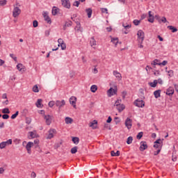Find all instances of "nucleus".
<instances>
[{
  "label": "nucleus",
  "mask_w": 178,
  "mask_h": 178,
  "mask_svg": "<svg viewBox=\"0 0 178 178\" xmlns=\"http://www.w3.org/2000/svg\"><path fill=\"white\" fill-rule=\"evenodd\" d=\"M138 39L139 40L140 44H143L144 42V38H145V35L144 33V31L143 30H139L137 33Z\"/></svg>",
  "instance_id": "nucleus-1"
},
{
  "label": "nucleus",
  "mask_w": 178,
  "mask_h": 178,
  "mask_svg": "<svg viewBox=\"0 0 178 178\" xmlns=\"http://www.w3.org/2000/svg\"><path fill=\"white\" fill-rule=\"evenodd\" d=\"M107 94L108 97H112V95H116L118 94V87L115 86V88H110L109 90L107 91Z\"/></svg>",
  "instance_id": "nucleus-2"
},
{
  "label": "nucleus",
  "mask_w": 178,
  "mask_h": 178,
  "mask_svg": "<svg viewBox=\"0 0 178 178\" xmlns=\"http://www.w3.org/2000/svg\"><path fill=\"white\" fill-rule=\"evenodd\" d=\"M38 137H40V135L37 134L36 131H29L28 133L29 140H31L33 138H38Z\"/></svg>",
  "instance_id": "nucleus-3"
},
{
  "label": "nucleus",
  "mask_w": 178,
  "mask_h": 178,
  "mask_svg": "<svg viewBox=\"0 0 178 178\" xmlns=\"http://www.w3.org/2000/svg\"><path fill=\"white\" fill-rule=\"evenodd\" d=\"M134 104L138 108H144L145 106V102L143 99L140 100V99H136L134 102Z\"/></svg>",
  "instance_id": "nucleus-4"
},
{
  "label": "nucleus",
  "mask_w": 178,
  "mask_h": 178,
  "mask_svg": "<svg viewBox=\"0 0 178 178\" xmlns=\"http://www.w3.org/2000/svg\"><path fill=\"white\" fill-rule=\"evenodd\" d=\"M140 144V146L139 147V150L140 151V152H144V151H145V149L148 148V145H147V142L145 141H141Z\"/></svg>",
  "instance_id": "nucleus-5"
},
{
  "label": "nucleus",
  "mask_w": 178,
  "mask_h": 178,
  "mask_svg": "<svg viewBox=\"0 0 178 178\" xmlns=\"http://www.w3.org/2000/svg\"><path fill=\"white\" fill-rule=\"evenodd\" d=\"M58 47H60L63 51H65V49H66V43L63 41L62 38H59L58 40Z\"/></svg>",
  "instance_id": "nucleus-6"
},
{
  "label": "nucleus",
  "mask_w": 178,
  "mask_h": 178,
  "mask_svg": "<svg viewBox=\"0 0 178 178\" xmlns=\"http://www.w3.org/2000/svg\"><path fill=\"white\" fill-rule=\"evenodd\" d=\"M20 13H22V10L19 7H15L13 11V17H17Z\"/></svg>",
  "instance_id": "nucleus-7"
},
{
  "label": "nucleus",
  "mask_w": 178,
  "mask_h": 178,
  "mask_svg": "<svg viewBox=\"0 0 178 178\" xmlns=\"http://www.w3.org/2000/svg\"><path fill=\"white\" fill-rule=\"evenodd\" d=\"M77 101V97L72 96L70 98V103L71 105H72L73 108H74V109H76V102Z\"/></svg>",
  "instance_id": "nucleus-8"
},
{
  "label": "nucleus",
  "mask_w": 178,
  "mask_h": 178,
  "mask_svg": "<svg viewBox=\"0 0 178 178\" xmlns=\"http://www.w3.org/2000/svg\"><path fill=\"white\" fill-rule=\"evenodd\" d=\"M55 105L56 106H58L59 109H60L62 106H65V105H66V102H65L64 99H63L61 102L59 100H56L55 102Z\"/></svg>",
  "instance_id": "nucleus-9"
},
{
  "label": "nucleus",
  "mask_w": 178,
  "mask_h": 178,
  "mask_svg": "<svg viewBox=\"0 0 178 178\" xmlns=\"http://www.w3.org/2000/svg\"><path fill=\"white\" fill-rule=\"evenodd\" d=\"M62 5L64 8L67 9H70V0H61Z\"/></svg>",
  "instance_id": "nucleus-10"
},
{
  "label": "nucleus",
  "mask_w": 178,
  "mask_h": 178,
  "mask_svg": "<svg viewBox=\"0 0 178 178\" xmlns=\"http://www.w3.org/2000/svg\"><path fill=\"white\" fill-rule=\"evenodd\" d=\"M133 120L130 119L129 118H127L125 120V126L127 127L128 130H130L131 129Z\"/></svg>",
  "instance_id": "nucleus-11"
},
{
  "label": "nucleus",
  "mask_w": 178,
  "mask_h": 178,
  "mask_svg": "<svg viewBox=\"0 0 178 178\" xmlns=\"http://www.w3.org/2000/svg\"><path fill=\"white\" fill-rule=\"evenodd\" d=\"M31 147H34V143L33 142H29L26 145V149L29 154H31Z\"/></svg>",
  "instance_id": "nucleus-12"
},
{
  "label": "nucleus",
  "mask_w": 178,
  "mask_h": 178,
  "mask_svg": "<svg viewBox=\"0 0 178 178\" xmlns=\"http://www.w3.org/2000/svg\"><path fill=\"white\" fill-rule=\"evenodd\" d=\"M54 134H56V129H51L49 131V134L47 137V139L51 140V138H54Z\"/></svg>",
  "instance_id": "nucleus-13"
},
{
  "label": "nucleus",
  "mask_w": 178,
  "mask_h": 178,
  "mask_svg": "<svg viewBox=\"0 0 178 178\" xmlns=\"http://www.w3.org/2000/svg\"><path fill=\"white\" fill-rule=\"evenodd\" d=\"M43 17H44L45 22H47V23H48V24H51V23H52V21L51 20V17H49V16L48 15V13L44 12Z\"/></svg>",
  "instance_id": "nucleus-14"
},
{
  "label": "nucleus",
  "mask_w": 178,
  "mask_h": 178,
  "mask_svg": "<svg viewBox=\"0 0 178 178\" xmlns=\"http://www.w3.org/2000/svg\"><path fill=\"white\" fill-rule=\"evenodd\" d=\"M44 119L46 120L47 126H49L52 123V119L50 115H44Z\"/></svg>",
  "instance_id": "nucleus-15"
},
{
  "label": "nucleus",
  "mask_w": 178,
  "mask_h": 178,
  "mask_svg": "<svg viewBox=\"0 0 178 178\" xmlns=\"http://www.w3.org/2000/svg\"><path fill=\"white\" fill-rule=\"evenodd\" d=\"M152 13V11L148 12L149 19H147V22H149V23H154L155 20V17Z\"/></svg>",
  "instance_id": "nucleus-16"
},
{
  "label": "nucleus",
  "mask_w": 178,
  "mask_h": 178,
  "mask_svg": "<svg viewBox=\"0 0 178 178\" xmlns=\"http://www.w3.org/2000/svg\"><path fill=\"white\" fill-rule=\"evenodd\" d=\"M114 106H116L117 110L118 111V112H122V111L124 109L125 106L124 104H114Z\"/></svg>",
  "instance_id": "nucleus-17"
},
{
  "label": "nucleus",
  "mask_w": 178,
  "mask_h": 178,
  "mask_svg": "<svg viewBox=\"0 0 178 178\" xmlns=\"http://www.w3.org/2000/svg\"><path fill=\"white\" fill-rule=\"evenodd\" d=\"M98 121L97 120H93V122L89 123V127L92 129H95L97 127Z\"/></svg>",
  "instance_id": "nucleus-18"
},
{
  "label": "nucleus",
  "mask_w": 178,
  "mask_h": 178,
  "mask_svg": "<svg viewBox=\"0 0 178 178\" xmlns=\"http://www.w3.org/2000/svg\"><path fill=\"white\" fill-rule=\"evenodd\" d=\"M59 10H60L59 8H58L56 6H54L51 10L53 16H56V15H58V13H59Z\"/></svg>",
  "instance_id": "nucleus-19"
},
{
  "label": "nucleus",
  "mask_w": 178,
  "mask_h": 178,
  "mask_svg": "<svg viewBox=\"0 0 178 178\" xmlns=\"http://www.w3.org/2000/svg\"><path fill=\"white\" fill-rule=\"evenodd\" d=\"M161 92H162V90H161V89H159V90L154 91V97L156 99L161 98Z\"/></svg>",
  "instance_id": "nucleus-20"
},
{
  "label": "nucleus",
  "mask_w": 178,
  "mask_h": 178,
  "mask_svg": "<svg viewBox=\"0 0 178 178\" xmlns=\"http://www.w3.org/2000/svg\"><path fill=\"white\" fill-rule=\"evenodd\" d=\"M173 94H175V90H173L172 88H169L168 89H167L166 95L172 97Z\"/></svg>",
  "instance_id": "nucleus-21"
},
{
  "label": "nucleus",
  "mask_w": 178,
  "mask_h": 178,
  "mask_svg": "<svg viewBox=\"0 0 178 178\" xmlns=\"http://www.w3.org/2000/svg\"><path fill=\"white\" fill-rule=\"evenodd\" d=\"M17 70H19V72H22V70L23 72L26 71V68H24V65H23V64H22V63H19L17 65Z\"/></svg>",
  "instance_id": "nucleus-22"
},
{
  "label": "nucleus",
  "mask_w": 178,
  "mask_h": 178,
  "mask_svg": "<svg viewBox=\"0 0 178 178\" xmlns=\"http://www.w3.org/2000/svg\"><path fill=\"white\" fill-rule=\"evenodd\" d=\"M148 84L152 87V88H155L156 86L158 85V80L155 79L153 82H149Z\"/></svg>",
  "instance_id": "nucleus-23"
},
{
  "label": "nucleus",
  "mask_w": 178,
  "mask_h": 178,
  "mask_svg": "<svg viewBox=\"0 0 178 178\" xmlns=\"http://www.w3.org/2000/svg\"><path fill=\"white\" fill-rule=\"evenodd\" d=\"M86 12L88 15V19L91 18V16L92 15V9L91 8H86Z\"/></svg>",
  "instance_id": "nucleus-24"
},
{
  "label": "nucleus",
  "mask_w": 178,
  "mask_h": 178,
  "mask_svg": "<svg viewBox=\"0 0 178 178\" xmlns=\"http://www.w3.org/2000/svg\"><path fill=\"white\" fill-rule=\"evenodd\" d=\"M65 120L66 124H72L73 123V119H72L70 117H66Z\"/></svg>",
  "instance_id": "nucleus-25"
},
{
  "label": "nucleus",
  "mask_w": 178,
  "mask_h": 178,
  "mask_svg": "<svg viewBox=\"0 0 178 178\" xmlns=\"http://www.w3.org/2000/svg\"><path fill=\"white\" fill-rule=\"evenodd\" d=\"M152 65H153L154 67H156L155 66L159 65L161 66V62L159 59H155L152 63Z\"/></svg>",
  "instance_id": "nucleus-26"
},
{
  "label": "nucleus",
  "mask_w": 178,
  "mask_h": 178,
  "mask_svg": "<svg viewBox=\"0 0 178 178\" xmlns=\"http://www.w3.org/2000/svg\"><path fill=\"white\" fill-rule=\"evenodd\" d=\"M41 102H42V99H38L37 102L35 103L37 108H42L43 105L41 104Z\"/></svg>",
  "instance_id": "nucleus-27"
},
{
  "label": "nucleus",
  "mask_w": 178,
  "mask_h": 178,
  "mask_svg": "<svg viewBox=\"0 0 178 178\" xmlns=\"http://www.w3.org/2000/svg\"><path fill=\"white\" fill-rule=\"evenodd\" d=\"M72 141L74 143V144L77 145V144L80 143V139L79 138V137H72Z\"/></svg>",
  "instance_id": "nucleus-28"
},
{
  "label": "nucleus",
  "mask_w": 178,
  "mask_h": 178,
  "mask_svg": "<svg viewBox=\"0 0 178 178\" xmlns=\"http://www.w3.org/2000/svg\"><path fill=\"white\" fill-rule=\"evenodd\" d=\"M111 156H119L120 155V151L118 150L116 152L115 151L111 152Z\"/></svg>",
  "instance_id": "nucleus-29"
},
{
  "label": "nucleus",
  "mask_w": 178,
  "mask_h": 178,
  "mask_svg": "<svg viewBox=\"0 0 178 178\" xmlns=\"http://www.w3.org/2000/svg\"><path fill=\"white\" fill-rule=\"evenodd\" d=\"M72 24H73V22L72 21H69L68 22H66L63 26V30H66V27L72 26Z\"/></svg>",
  "instance_id": "nucleus-30"
},
{
  "label": "nucleus",
  "mask_w": 178,
  "mask_h": 178,
  "mask_svg": "<svg viewBox=\"0 0 178 178\" xmlns=\"http://www.w3.org/2000/svg\"><path fill=\"white\" fill-rule=\"evenodd\" d=\"M111 42L115 44V47L119 44V38H112Z\"/></svg>",
  "instance_id": "nucleus-31"
},
{
  "label": "nucleus",
  "mask_w": 178,
  "mask_h": 178,
  "mask_svg": "<svg viewBox=\"0 0 178 178\" xmlns=\"http://www.w3.org/2000/svg\"><path fill=\"white\" fill-rule=\"evenodd\" d=\"M113 74L117 77V79H120V80H122V74L118 72V71H113Z\"/></svg>",
  "instance_id": "nucleus-32"
},
{
  "label": "nucleus",
  "mask_w": 178,
  "mask_h": 178,
  "mask_svg": "<svg viewBox=\"0 0 178 178\" xmlns=\"http://www.w3.org/2000/svg\"><path fill=\"white\" fill-rule=\"evenodd\" d=\"M97 90H98V86H97V85H92L90 87V91L91 92H96Z\"/></svg>",
  "instance_id": "nucleus-33"
},
{
  "label": "nucleus",
  "mask_w": 178,
  "mask_h": 178,
  "mask_svg": "<svg viewBox=\"0 0 178 178\" xmlns=\"http://www.w3.org/2000/svg\"><path fill=\"white\" fill-rule=\"evenodd\" d=\"M168 29H169V30H171L172 33H176L177 31V28L173 26H168Z\"/></svg>",
  "instance_id": "nucleus-34"
},
{
  "label": "nucleus",
  "mask_w": 178,
  "mask_h": 178,
  "mask_svg": "<svg viewBox=\"0 0 178 178\" xmlns=\"http://www.w3.org/2000/svg\"><path fill=\"white\" fill-rule=\"evenodd\" d=\"M90 46L92 47L94 45H97V41H95V39L94 37H92L90 41Z\"/></svg>",
  "instance_id": "nucleus-35"
},
{
  "label": "nucleus",
  "mask_w": 178,
  "mask_h": 178,
  "mask_svg": "<svg viewBox=\"0 0 178 178\" xmlns=\"http://www.w3.org/2000/svg\"><path fill=\"white\" fill-rule=\"evenodd\" d=\"M32 90H33V92H40V89H38V85L33 86Z\"/></svg>",
  "instance_id": "nucleus-36"
},
{
  "label": "nucleus",
  "mask_w": 178,
  "mask_h": 178,
  "mask_svg": "<svg viewBox=\"0 0 178 178\" xmlns=\"http://www.w3.org/2000/svg\"><path fill=\"white\" fill-rule=\"evenodd\" d=\"M131 143H133V136H129L127 139V144L130 145V144H131Z\"/></svg>",
  "instance_id": "nucleus-37"
},
{
  "label": "nucleus",
  "mask_w": 178,
  "mask_h": 178,
  "mask_svg": "<svg viewBox=\"0 0 178 178\" xmlns=\"http://www.w3.org/2000/svg\"><path fill=\"white\" fill-rule=\"evenodd\" d=\"M143 136H144V133L143 131L139 132L136 136L137 140H141V138H143Z\"/></svg>",
  "instance_id": "nucleus-38"
},
{
  "label": "nucleus",
  "mask_w": 178,
  "mask_h": 178,
  "mask_svg": "<svg viewBox=\"0 0 178 178\" xmlns=\"http://www.w3.org/2000/svg\"><path fill=\"white\" fill-rule=\"evenodd\" d=\"M74 22H75L76 24V29H77V31H79V30H80L81 27V24H80V22L79 21H75L74 19H73Z\"/></svg>",
  "instance_id": "nucleus-39"
},
{
  "label": "nucleus",
  "mask_w": 178,
  "mask_h": 178,
  "mask_svg": "<svg viewBox=\"0 0 178 178\" xmlns=\"http://www.w3.org/2000/svg\"><path fill=\"white\" fill-rule=\"evenodd\" d=\"M77 149H79V147L77 146H75L71 149V154H76L77 152Z\"/></svg>",
  "instance_id": "nucleus-40"
},
{
  "label": "nucleus",
  "mask_w": 178,
  "mask_h": 178,
  "mask_svg": "<svg viewBox=\"0 0 178 178\" xmlns=\"http://www.w3.org/2000/svg\"><path fill=\"white\" fill-rule=\"evenodd\" d=\"M2 113L3 114H9L10 113V111H9L8 108H5L2 110Z\"/></svg>",
  "instance_id": "nucleus-41"
},
{
  "label": "nucleus",
  "mask_w": 178,
  "mask_h": 178,
  "mask_svg": "<svg viewBox=\"0 0 178 178\" xmlns=\"http://www.w3.org/2000/svg\"><path fill=\"white\" fill-rule=\"evenodd\" d=\"M154 144L161 145V146L163 145V142L161 140V138L157 139L156 141H154Z\"/></svg>",
  "instance_id": "nucleus-42"
},
{
  "label": "nucleus",
  "mask_w": 178,
  "mask_h": 178,
  "mask_svg": "<svg viewBox=\"0 0 178 178\" xmlns=\"http://www.w3.org/2000/svg\"><path fill=\"white\" fill-rule=\"evenodd\" d=\"M17 116H19V111H16L15 113L11 115V119L15 120Z\"/></svg>",
  "instance_id": "nucleus-43"
},
{
  "label": "nucleus",
  "mask_w": 178,
  "mask_h": 178,
  "mask_svg": "<svg viewBox=\"0 0 178 178\" xmlns=\"http://www.w3.org/2000/svg\"><path fill=\"white\" fill-rule=\"evenodd\" d=\"M154 19L159 22V23H161L162 18L159 15H156L154 16Z\"/></svg>",
  "instance_id": "nucleus-44"
},
{
  "label": "nucleus",
  "mask_w": 178,
  "mask_h": 178,
  "mask_svg": "<svg viewBox=\"0 0 178 178\" xmlns=\"http://www.w3.org/2000/svg\"><path fill=\"white\" fill-rule=\"evenodd\" d=\"M135 26H138V24H140V23H141V20H138V19H134L133 22Z\"/></svg>",
  "instance_id": "nucleus-45"
},
{
  "label": "nucleus",
  "mask_w": 178,
  "mask_h": 178,
  "mask_svg": "<svg viewBox=\"0 0 178 178\" xmlns=\"http://www.w3.org/2000/svg\"><path fill=\"white\" fill-rule=\"evenodd\" d=\"M2 119H4L5 120H8L9 119V115L8 114H3L1 115Z\"/></svg>",
  "instance_id": "nucleus-46"
},
{
  "label": "nucleus",
  "mask_w": 178,
  "mask_h": 178,
  "mask_svg": "<svg viewBox=\"0 0 178 178\" xmlns=\"http://www.w3.org/2000/svg\"><path fill=\"white\" fill-rule=\"evenodd\" d=\"M6 147V143L5 142H2L0 143V148L1 149H3Z\"/></svg>",
  "instance_id": "nucleus-47"
},
{
  "label": "nucleus",
  "mask_w": 178,
  "mask_h": 178,
  "mask_svg": "<svg viewBox=\"0 0 178 178\" xmlns=\"http://www.w3.org/2000/svg\"><path fill=\"white\" fill-rule=\"evenodd\" d=\"M6 0H0V6H5L6 5Z\"/></svg>",
  "instance_id": "nucleus-48"
},
{
  "label": "nucleus",
  "mask_w": 178,
  "mask_h": 178,
  "mask_svg": "<svg viewBox=\"0 0 178 178\" xmlns=\"http://www.w3.org/2000/svg\"><path fill=\"white\" fill-rule=\"evenodd\" d=\"M33 26L35 29L36 27H38V21L34 20L33 22Z\"/></svg>",
  "instance_id": "nucleus-49"
},
{
  "label": "nucleus",
  "mask_w": 178,
  "mask_h": 178,
  "mask_svg": "<svg viewBox=\"0 0 178 178\" xmlns=\"http://www.w3.org/2000/svg\"><path fill=\"white\" fill-rule=\"evenodd\" d=\"M4 143H6V145H12V139H9Z\"/></svg>",
  "instance_id": "nucleus-50"
},
{
  "label": "nucleus",
  "mask_w": 178,
  "mask_h": 178,
  "mask_svg": "<svg viewBox=\"0 0 178 178\" xmlns=\"http://www.w3.org/2000/svg\"><path fill=\"white\" fill-rule=\"evenodd\" d=\"M161 149H162V145H161V148H159V149H157V151L154 152V156L158 155V154H159V152H161Z\"/></svg>",
  "instance_id": "nucleus-51"
},
{
  "label": "nucleus",
  "mask_w": 178,
  "mask_h": 178,
  "mask_svg": "<svg viewBox=\"0 0 178 178\" xmlns=\"http://www.w3.org/2000/svg\"><path fill=\"white\" fill-rule=\"evenodd\" d=\"M79 5H80V1H75L73 3V6H76V8H79Z\"/></svg>",
  "instance_id": "nucleus-52"
},
{
  "label": "nucleus",
  "mask_w": 178,
  "mask_h": 178,
  "mask_svg": "<svg viewBox=\"0 0 178 178\" xmlns=\"http://www.w3.org/2000/svg\"><path fill=\"white\" fill-rule=\"evenodd\" d=\"M26 124H30L31 123V118H26Z\"/></svg>",
  "instance_id": "nucleus-53"
},
{
  "label": "nucleus",
  "mask_w": 178,
  "mask_h": 178,
  "mask_svg": "<svg viewBox=\"0 0 178 178\" xmlns=\"http://www.w3.org/2000/svg\"><path fill=\"white\" fill-rule=\"evenodd\" d=\"M54 105H55V102L51 101V102H49V108H52V106H54Z\"/></svg>",
  "instance_id": "nucleus-54"
},
{
  "label": "nucleus",
  "mask_w": 178,
  "mask_h": 178,
  "mask_svg": "<svg viewBox=\"0 0 178 178\" xmlns=\"http://www.w3.org/2000/svg\"><path fill=\"white\" fill-rule=\"evenodd\" d=\"M168 65V60H163L162 63H160V66H166Z\"/></svg>",
  "instance_id": "nucleus-55"
},
{
  "label": "nucleus",
  "mask_w": 178,
  "mask_h": 178,
  "mask_svg": "<svg viewBox=\"0 0 178 178\" xmlns=\"http://www.w3.org/2000/svg\"><path fill=\"white\" fill-rule=\"evenodd\" d=\"M168 73L170 77H173V70H169L168 71Z\"/></svg>",
  "instance_id": "nucleus-56"
},
{
  "label": "nucleus",
  "mask_w": 178,
  "mask_h": 178,
  "mask_svg": "<svg viewBox=\"0 0 178 178\" xmlns=\"http://www.w3.org/2000/svg\"><path fill=\"white\" fill-rule=\"evenodd\" d=\"M22 113L24 116H26V115H27V113H29V110L26 108H24L22 111Z\"/></svg>",
  "instance_id": "nucleus-57"
},
{
  "label": "nucleus",
  "mask_w": 178,
  "mask_h": 178,
  "mask_svg": "<svg viewBox=\"0 0 178 178\" xmlns=\"http://www.w3.org/2000/svg\"><path fill=\"white\" fill-rule=\"evenodd\" d=\"M114 120H115V124H118V123H120V120H119L118 117H115Z\"/></svg>",
  "instance_id": "nucleus-58"
},
{
  "label": "nucleus",
  "mask_w": 178,
  "mask_h": 178,
  "mask_svg": "<svg viewBox=\"0 0 178 178\" xmlns=\"http://www.w3.org/2000/svg\"><path fill=\"white\" fill-rule=\"evenodd\" d=\"M166 22H168V20L166 19V17H161V23H166Z\"/></svg>",
  "instance_id": "nucleus-59"
},
{
  "label": "nucleus",
  "mask_w": 178,
  "mask_h": 178,
  "mask_svg": "<svg viewBox=\"0 0 178 178\" xmlns=\"http://www.w3.org/2000/svg\"><path fill=\"white\" fill-rule=\"evenodd\" d=\"M31 177H32V178H35V177H37V174H35V172H31Z\"/></svg>",
  "instance_id": "nucleus-60"
},
{
  "label": "nucleus",
  "mask_w": 178,
  "mask_h": 178,
  "mask_svg": "<svg viewBox=\"0 0 178 178\" xmlns=\"http://www.w3.org/2000/svg\"><path fill=\"white\" fill-rule=\"evenodd\" d=\"M102 13H108V8H102Z\"/></svg>",
  "instance_id": "nucleus-61"
},
{
  "label": "nucleus",
  "mask_w": 178,
  "mask_h": 178,
  "mask_svg": "<svg viewBox=\"0 0 178 178\" xmlns=\"http://www.w3.org/2000/svg\"><path fill=\"white\" fill-rule=\"evenodd\" d=\"M112 122V117L108 116L107 120H106V123H111Z\"/></svg>",
  "instance_id": "nucleus-62"
},
{
  "label": "nucleus",
  "mask_w": 178,
  "mask_h": 178,
  "mask_svg": "<svg viewBox=\"0 0 178 178\" xmlns=\"http://www.w3.org/2000/svg\"><path fill=\"white\" fill-rule=\"evenodd\" d=\"M153 147H154V148H156L158 149H159V148H161V146H159V145H158L156 143H154Z\"/></svg>",
  "instance_id": "nucleus-63"
},
{
  "label": "nucleus",
  "mask_w": 178,
  "mask_h": 178,
  "mask_svg": "<svg viewBox=\"0 0 178 178\" xmlns=\"http://www.w3.org/2000/svg\"><path fill=\"white\" fill-rule=\"evenodd\" d=\"M145 17H147V14H143L141 15V18L140 20H144V19H145Z\"/></svg>",
  "instance_id": "nucleus-64"
}]
</instances>
